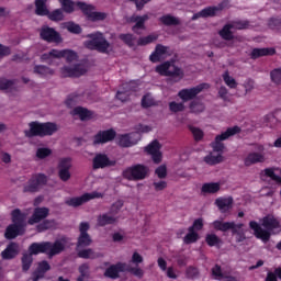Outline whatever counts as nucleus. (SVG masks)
I'll list each match as a JSON object with an SVG mask.
<instances>
[{
  "mask_svg": "<svg viewBox=\"0 0 281 281\" xmlns=\"http://www.w3.org/2000/svg\"><path fill=\"white\" fill-rule=\"evenodd\" d=\"M60 74L63 78H80V76H85L87 74V68L81 64L64 66L60 68Z\"/></svg>",
  "mask_w": 281,
  "mask_h": 281,
  "instance_id": "18",
  "label": "nucleus"
},
{
  "mask_svg": "<svg viewBox=\"0 0 281 281\" xmlns=\"http://www.w3.org/2000/svg\"><path fill=\"white\" fill-rule=\"evenodd\" d=\"M204 161L210 166H215L223 161V156H221V154L217 156H205Z\"/></svg>",
  "mask_w": 281,
  "mask_h": 281,
  "instance_id": "55",
  "label": "nucleus"
},
{
  "mask_svg": "<svg viewBox=\"0 0 281 281\" xmlns=\"http://www.w3.org/2000/svg\"><path fill=\"white\" fill-rule=\"evenodd\" d=\"M155 173L159 179H165L167 177V169L165 165H160V167H157V169L155 170Z\"/></svg>",
  "mask_w": 281,
  "mask_h": 281,
  "instance_id": "64",
  "label": "nucleus"
},
{
  "mask_svg": "<svg viewBox=\"0 0 281 281\" xmlns=\"http://www.w3.org/2000/svg\"><path fill=\"white\" fill-rule=\"evenodd\" d=\"M123 89L116 92V99L121 102H126L131 98V83H124Z\"/></svg>",
  "mask_w": 281,
  "mask_h": 281,
  "instance_id": "41",
  "label": "nucleus"
},
{
  "mask_svg": "<svg viewBox=\"0 0 281 281\" xmlns=\"http://www.w3.org/2000/svg\"><path fill=\"white\" fill-rule=\"evenodd\" d=\"M145 151L151 156L154 164H160L161 153H160V143L157 139H154L151 143L146 146Z\"/></svg>",
  "mask_w": 281,
  "mask_h": 281,
  "instance_id": "21",
  "label": "nucleus"
},
{
  "mask_svg": "<svg viewBox=\"0 0 281 281\" xmlns=\"http://www.w3.org/2000/svg\"><path fill=\"white\" fill-rule=\"evenodd\" d=\"M232 30H234V27L232 26L231 23H227L223 26V29L218 31V35L222 37V40L231 42L234 40V34Z\"/></svg>",
  "mask_w": 281,
  "mask_h": 281,
  "instance_id": "37",
  "label": "nucleus"
},
{
  "mask_svg": "<svg viewBox=\"0 0 281 281\" xmlns=\"http://www.w3.org/2000/svg\"><path fill=\"white\" fill-rule=\"evenodd\" d=\"M126 272L132 273L133 276H135L138 279L144 278V270H142L137 266L135 268H133V267L127 265Z\"/></svg>",
  "mask_w": 281,
  "mask_h": 281,
  "instance_id": "58",
  "label": "nucleus"
},
{
  "mask_svg": "<svg viewBox=\"0 0 281 281\" xmlns=\"http://www.w3.org/2000/svg\"><path fill=\"white\" fill-rule=\"evenodd\" d=\"M209 85L203 82L192 88H183L178 92V97L183 101L188 102L194 100V98L200 94Z\"/></svg>",
  "mask_w": 281,
  "mask_h": 281,
  "instance_id": "13",
  "label": "nucleus"
},
{
  "mask_svg": "<svg viewBox=\"0 0 281 281\" xmlns=\"http://www.w3.org/2000/svg\"><path fill=\"white\" fill-rule=\"evenodd\" d=\"M58 176L61 181H69L71 179V158H63L58 165Z\"/></svg>",
  "mask_w": 281,
  "mask_h": 281,
  "instance_id": "20",
  "label": "nucleus"
},
{
  "mask_svg": "<svg viewBox=\"0 0 281 281\" xmlns=\"http://www.w3.org/2000/svg\"><path fill=\"white\" fill-rule=\"evenodd\" d=\"M117 144L121 147L128 148L133 146V142H131L130 134H123L117 138Z\"/></svg>",
  "mask_w": 281,
  "mask_h": 281,
  "instance_id": "48",
  "label": "nucleus"
},
{
  "mask_svg": "<svg viewBox=\"0 0 281 281\" xmlns=\"http://www.w3.org/2000/svg\"><path fill=\"white\" fill-rule=\"evenodd\" d=\"M90 267L89 263H82L81 266H79V273L80 276L77 278V281H85V279L89 278L90 276Z\"/></svg>",
  "mask_w": 281,
  "mask_h": 281,
  "instance_id": "47",
  "label": "nucleus"
},
{
  "mask_svg": "<svg viewBox=\"0 0 281 281\" xmlns=\"http://www.w3.org/2000/svg\"><path fill=\"white\" fill-rule=\"evenodd\" d=\"M32 254H24L22 256V270L23 271H30V268L32 267V262H34V258L32 257Z\"/></svg>",
  "mask_w": 281,
  "mask_h": 281,
  "instance_id": "45",
  "label": "nucleus"
},
{
  "mask_svg": "<svg viewBox=\"0 0 281 281\" xmlns=\"http://www.w3.org/2000/svg\"><path fill=\"white\" fill-rule=\"evenodd\" d=\"M59 3L61 4L66 14H71L77 7L79 10H81L82 14H85L88 21L95 23V21H104L106 19V13L93 11L95 10L93 4H88L81 1L74 2V0H59Z\"/></svg>",
  "mask_w": 281,
  "mask_h": 281,
  "instance_id": "1",
  "label": "nucleus"
},
{
  "mask_svg": "<svg viewBox=\"0 0 281 281\" xmlns=\"http://www.w3.org/2000/svg\"><path fill=\"white\" fill-rule=\"evenodd\" d=\"M35 14L37 16H47L49 9H47V0H35Z\"/></svg>",
  "mask_w": 281,
  "mask_h": 281,
  "instance_id": "35",
  "label": "nucleus"
},
{
  "mask_svg": "<svg viewBox=\"0 0 281 281\" xmlns=\"http://www.w3.org/2000/svg\"><path fill=\"white\" fill-rule=\"evenodd\" d=\"M127 265L124 262H119L116 265H112L106 269V277L116 280L120 278V273L126 272Z\"/></svg>",
  "mask_w": 281,
  "mask_h": 281,
  "instance_id": "24",
  "label": "nucleus"
},
{
  "mask_svg": "<svg viewBox=\"0 0 281 281\" xmlns=\"http://www.w3.org/2000/svg\"><path fill=\"white\" fill-rule=\"evenodd\" d=\"M52 155V149L41 147L36 150V158L37 159H46V157H49Z\"/></svg>",
  "mask_w": 281,
  "mask_h": 281,
  "instance_id": "60",
  "label": "nucleus"
},
{
  "mask_svg": "<svg viewBox=\"0 0 281 281\" xmlns=\"http://www.w3.org/2000/svg\"><path fill=\"white\" fill-rule=\"evenodd\" d=\"M168 47L162 44H157L155 50L149 55V60L153 64L159 63L160 57L166 55Z\"/></svg>",
  "mask_w": 281,
  "mask_h": 281,
  "instance_id": "31",
  "label": "nucleus"
},
{
  "mask_svg": "<svg viewBox=\"0 0 281 281\" xmlns=\"http://www.w3.org/2000/svg\"><path fill=\"white\" fill-rule=\"evenodd\" d=\"M256 149L258 151H251L246 156L244 164L246 167H250L256 164H263L266 161V156L263 153L265 146L262 144H257Z\"/></svg>",
  "mask_w": 281,
  "mask_h": 281,
  "instance_id": "17",
  "label": "nucleus"
},
{
  "mask_svg": "<svg viewBox=\"0 0 281 281\" xmlns=\"http://www.w3.org/2000/svg\"><path fill=\"white\" fill-rule=\"evenodd\" d=\"M77 256L83 260H95V258H100V254L93 251L91 248L77 249Z\"/></svg>",
  "mask_w": 281,
  "mask_h": 281,
  "instance_id": "34",
  "label": "nucleus"
},
{
  "mask_svg": "<svg viewBox=\"0 0 281 281\" xmlns=\"http://www.w3.org/2000/svg\"><path fill=\"white\" fill-rule=\"evenodd\" d=\"M89 223L88 222H81L79 225V237L77 239V250L78 249H85V247H90V245L93 243V239H91V235H89Z\"/></svg>",
  "mask_w": 281,
  "mask_h": 281,
  "instance_id": "12",
  "label": "nucleus"
},
{
  "mask_svg": "<svg viewBox=\"0 0 281 281\" xmlns=\"http://www.w3.org/2000/svg\"><path fill=\"white\" fill-rule=\"evenodd\" d=\"M43 186H47V176L45 173H34L23 186V192L35 194L40 192Z\"/></svg>",
  "mask_w": 281,
  "mask_h": 281,
  "instance_id": "9",
  "label": "nucleus"
},
{
  "mask_svg": "<svg viewBox=\"0 0 281 281\" xmlns=\"http://www.w3.org/2000/svg\"><path fill=\"white\" fill-rule=\"evenodd\" d=\"M124 207V200H117L114 202L106 215V225H113L117 222V218H120V211Z\"/></svg>",
  "mask_w": 281,
  "mask_h": 281,
  "instance_id": "19",
  "label": "nucleus"
},
{
  "mask_svg": "<svg viewBox=\"0 0 281 281\" xmlns=\"http://www.w3.org/2000/svg\"><path fill=\"white\" fill-rule=\"evenodd\" d=\"M120 40L128 47L135 46V35L131 33H122L119 35Z\"/></svg>",
  "mask_w": 281,
  "mask_h": 281,
  "instance_id": "44",
  "label": "nucleus"
},
{
  "mask_svg": "<svg viewBox=\"0 0 281 281\" xmlns=\"http://www.w3.org/2000/svg\"><path fill=\"white\" fill-rule=\"evenodd\" d=\"M221 190L220 182H204L201 188V194H215Z\"/></svg>",
  "mask_w": 281,
  "mask_h": 281,
  "instance_id": "33",
  "label": "nucleus"
},
{
  "mask_svg": "<svg viewBox=\"0 0 281 281\" xmlns=\"http://www.w3.org/2000/svg\"><path fill=\"white\" fill-rule=\"evenodd\" d=\"M71 115H77L81 122H87V120H91V117H93V112L86 108L77 106L72 110Z\"/></svg>",
  "mask_w": 281,
  "mask_h": 281,
  "instance_id": "32",
  "label": "nucleus"
},
{
  "mask_svg": "<svg viewBox=\"0 0 281 281\" xmlns=\"http://www.w3.org/2000/svg\"><path fill=\"white\" fill-rule=\"evenodd\" d=\"M149 20L148 14H144V15H132L130 18V21L132 23H135V25H133L132 31L135 34H139V32L137 30H146V22Z\"/></svg>",
  "mask_w": 281,
  "mask_h": 281,
  "instance_id": "23",
  "label": "nucleus"
},
{
  "mask_svg": "<svg viewBox=\"0 0 281 281\" xmlns=\"http://www.w3.org/2000/svg\"><path fill=\"white\" fill-rule=\"evenodd\" d=\"M189 109L192 114H201L205 111V104L196 98L190 102Z\"/></svg>",
  "mask_w": 281,
  "mask_h": 281,
  "instance_id": "36",
  "label": "nucleus"
},
{
  "mask_svg": "<svg viewBox=\"0 0 281 281\" xmlns=\"http://www.w3.org/2000/svg\"><path fill=\"white\" fill-rule=\"evenodd\" d=\"M155 70L158 75L162 77L172 78L175 83L180 82L184 77V71L169 60L157 65Z\"/></svg>",
  "mask_w": 281,
  "mask_h": 281,
  "instance_id": "5",
  "label": "nucleus"
},
{
  "mask_svg": "<svg viewBox=\"0 0 281 281\" xmlns=\"http://www.w3.org/2000/svg\"><path fill=\"white\" fill-rule=\"evenodd\" d=\"M212 227L216 232L222 233L231 231L233 235L237 236V243H241L246 239L245 234L239 231L244 227V224H235V222H223V220H214Z\"/></svg>",
  "mask_w": 281,
  "mask_h": 281,
  "instance_id": "6",
  "label": "nucleus"
},
{
  "mask_svg": "<svg viewBox=\"0 0 281 281\" xmlns=\"http://www.w3.org/2000/svg\"><path fill=\"white\" fill-rule=\"evenodd\" d=\"M265 176L270 178L272 181H276L277 183L281 184V176H277L273 169H265Z\"/></svg>",
  "mask_w": 281,
  "mask_h": 281,
  "instance_id": "62",
  "label": "nucleus"
},
{
  "mask_svg": "<svg viewBox=\"0 0 281 281\" xmlns=\"http://www.w3.org/2000/svg\"><path fill=\"white\" fill-rule=\"evenodd\" d=\"M225 85L229 88V89H236L238 83L236 81V79L234 77H232L229 75V71L228 70H225L223 76H222Z\"/></svg>",
  "mask_w": 281,
  "mask_h": 281,
  "instance_id": "43",
  "label": "nucleus"
},
{
  "mask_svg": "<svg viewBox=\"0 0 281 281\" xmlns=\"http://www.w3.org/2000/svg\"><path fill=\"white\" fill-rule=\"evenodd\" d=\"M241 132V128L238 125L227 127L225 132L215 136V140L211 143L212 148L216 153H222L224 149V144L222 142L233 137Z\"/></svg>",
  "mask_w": 281,
  "mask_h": 281,
  "instance_id": "10",
  "label": "nucleus"
},
{
  "mask_svg": "<svg viewBox=\"0 0 281 281\" xmlns=\"http://www.w3.org/2000/svg\"><path fill=\"white\" fill-rule=\"evenodd\" d=\"M102 194L98 192L92 193H83L81 196L69 198L65 201V204L69 207H80V205H85V203H89L92 199H100Z\"/></svg>",
  "mask_w": 281,
  "mask_h": 281,
  "instance_id": "15",
  "label": "nucleus"
},
{
  "mask_svg": "<svg viewBox=\"0 0 281 281\" xmlns=\"http://www.w3.org/2000/svg\"><path fill=\"white\" fill-rule=\"evenodd\" d=\"M234 200L229 195L228 198H216L215 205L222 214H226L233 207Z\"/></svg>",
  "mask_w": 281,
  "mask_h": 281,
  "instance_id": "28",
  "label": "nucleus"
},
{
  "mask_svg": "<svg viewBox=\"0 0 281 281\" xmlns=\"http://www.w3.org/2000/svg\"><path fill=\"white\" fill-rule=\"evenodd\" d=\"M14 87V80L0 78V91H8V89H12Z\"/></svg>",
  "mask_w": 281,
  "mask_h": 281,
  "instance_id": "57",
  "label": "nucleus"
},
{
  "mask_svg": "<svg viewBox=\"0 0 281 281\" xmlns=\"http://www.w3.org/2000/svg\"><path fill=\"white\" fill-rule=\"evenodd\" d=\"M25 233V228L23 226H19L16 224H11L7 227L4 237L7 240H14L18 236H23Z\"/></svg>",
  "mask_w": 281,
  "mask_h": 281,
  "instance_id": "27",
  "label": "nucleus"
},
{
  "mask_svg": "<svg viewBox=\"0 0 281 281\" xmlns=\"http://www.w3.org/2000/svg\"><path fill=\"white\" fill-rule=\"evenodd\" d=\"M159 22L165 26L180 25V20L171 14H165V15L160 16Z\"/></svg>",
  "mask_w": 281,
  "mask_h": 281,
  "instance_id": "39",
  "label": "nucleus"
},
{
  "mask_svg": "<svg viewBox=\"0 0 281 281\" xmlns=\"http://www.w3.org/2000/svg\"><path fill=\"white\" fill-rule=\"evenodd\" d=\"M49 216L48 207H35L32 216L29 218V225H36V223H41V221H45Z\"/></svg>",
  "mask_w": 281,
  "mask_h": 281,
  "instance_id": "22",
  "label": "nucleus"
},
{
  "mask_svg": "<svg viewBox=\"0 0 281 281\" xmlns=\"http://www.w3.org/2000/svg\"><path fill=\"white\" fill-rule=\"evenodd\" d=\"M268 26L271 30L280 31L281 30V18H271L268 22Z\"/></svg>",
  "mask_w": 281,
  "mask_h": 281,
  "instance_id": "61",
  "label": "nucleus"
},
{
  "mask_svg": "<svg viewBox=\"0 0 281 281\" xmlns=\"http://www.w3.org/2000/svg\"><path fill=\"white\" fill-rule=\"evenodd\" d=\"M184 108L186 106H184L183 102H176V101L169 102V110L172 113L183 112Z\"/></svg>",
  "mask_w": 281,
  "mask_h": 281,
  "instance_id": "54",
  "label": "nucleus"
},
{
  "mask_svg": "<svg viewBox=\"0 0 281 281\" xmlns=\"http://www.w3.org/2000/svg\"><path fill=\"white\" fill-rule=\"evenodd\" d=\"M205 243L209 247H215L221 244V239L217 237V235H214V233H209L205 236Z\"/></svg>",
  "mask_w": 281,
  "mask_h": 281,
  "instance_id": "49",
  "label": "nucleus"
},
{
  "mask_svg": "<svg viewBox=\"0 0 281 281\" xmlns=\"http://www.w3.org/2000/svg\"><path fill=\"white\" fill-rule=\"evenodd\" d=\"M19 256V244L11 241L1 252L2 260H14Z\"/></svg>",
  "mask_w": 281,
  "mask_h": 281,
  "instance_id": "26",
  "label": "nucleus"
},
{
  "mask_svg": "<svg viewBox=\"0 0 281 281\" xmlns=\"http://www.w3.org/2000/svg\"><path fill=\"white\" fill-rule=\"evenodd\" d=\"M34 74H37L42 78H47L48 76H54V69L45 65H36L34 66Z\"/></svg>",
  "mask_w": 281,
  "mask_h": 281,
  "instance_id": "40",
  "label": "nucleus"
},
{
  "mask_svg": "<svg viewBox=\"0 0 281 281\" xmlns=\"http://www.w3.org/2000/svg\"><path fill=\"white\" fill-rule=\"evenodd\" d=\"M29 126L30 131L25 132L26 137H48L58 131V125L52 122L40 123L37 121H33Z\"/></svg>",
  "mask_w": 281,
  "mask_h": 281,
  "instance_id": "4",
  "label": "nucleus"
},
{
  "mask_svg": "<svg viewBox=\"0 0 281 281\" xmlns=\"http://www.w3.org/2000/svg\"><path fill=\"white\" fill-rule=\"evenodd\" d=\"M52 270V266L47 260L40 261L36 270L33 272V281H40L45 278L47 271Z\"/></svg>",
  "mask_w": 281,
  "mask_h": 281,
  "instance_id": "25",
  "label": "nucleus"
},
{
  "mask_svg": "<svg viewBox=\"0 0 281 281\" xmlns=\"http://www.w3.org/2000/svg\"><path fill=\"white\" fill-rule=\"evenodd\" d=\"M47 16H48L49 21H63V19H65L63 9H56L53 12L48 11Z\"/></svg>",
  "mask_w": 281,
  "mask_h": 281,
  "instance_id": "52",
  "label": "nucleus"
},
{
  "mask_svg": "<svg viewBox=\"0 0 281 281\" xmlns=\"http://www.w3.org/2000/svg\"><path fill=\"white\" fill-rule=\"evenodd\" d=\"M271 81L276 86H281V67L274 68L270 72Z\"/></svg>",
  "mask_w": 281,
  "mask_h": 281,
  "instance_id": "51",
  "label": "nucleus"
},
{
  "mask_svg": "<svg viewBox=\"0 0 281 281\" xmlns=\"http://www.w3.org/2000/svg\"><path fill=\"white\" fill-rule=\"evenodd\" d=\"M262 226L265 228H261L260 224L254 220L249 222V228L254 231L255 237L263 243H268L270 240L271 232L281 228V224L274 215H266L262 218Z\"/></svg>",
  "mask_w": 281,
  "mask_h": 281,
  "instance_id": "2",
  "label": "nucleus"
},
{
  "mask_svg": "<svg viewBox=\"0 0 281 281\" xmlns=\"http://www.w3.org/2000/svg\"><path fill=\"white\" fill-rule=\"evenodd\" d=\"M88 40L85 42V47L94 52H100L101 54H106V40L101 33L89 34Z\"/></svg>",
  "mask_w": 281,
  "mask_h": 281,
  "instance_id": "11",
  "label": "nucleus"
},
{
  "mask_svg": "<svg viewBox=\"0 0 281 281\" xmlns=\"http://www.w3.org/2000/svg\"><path fill=\"white\" fill-rule=\"evenodd\" d=\"M158 36L155 34H149L147 36H142L138 38L137 41V45L138 46H147L151 43H154L155 41H157Z\"/></svg>",
  "mask_w": 281,
  "mask_h": 281,
  "instance_id": "46",
  "label": "nucleus"
},
{
  "mask_svg": "<svg viewBox=\"0 0 281 281\" xmlns=\"http://www.w3.org/2000/svg\"><path fill=\"white\" fill-rule=\"evenodd\" d=\"M52 58H65L67 63H74V60L78 58V54L71 49L58 50L53 48L48 53L42 54L41 61L47 63V60H52Z\"/></svg>",
  "mask_w": 281,
  "mask_h": 281,
  "instance_id": "8",
  "label": "nucleus"
},
{
  "mask_svg": "<svg viewBox=\"0 0 281 281\" xmlns=\"http://www.w3.org/2000/svg\"><path fill=\"white\" fill-rule=\"evenodd\" d=\"M93 170H100V168H106V154H97L92 160Z\"/></svg>",
  "mask_w": 281,
  "mask_h": 281,
  "instance_id": "38",
  "label": "nucleus"
},
{
  "mask_svg": "<svg viewBox=\"0 0 281 281\" xmlns=\"http://www.w3.org/2000/svg\"><path fill=\"white\" fill-rule=\"evenodd\" d=\"M27 218V215L20 211V209H15L11 212V221L13 225H18L20 227L25 228V221Z\"/></svg>",
  "mask_w": 281,
  "mask_h": 281,
  "instance_id": "30",
  "label": "nucleus"
},
{
  "mask_svg": "<svg viewBox=\"0 0 281 281\" xmlns=\"http://www.w3.org/2000/svg\"><path fill=\"white\" fill-rule=\"evenodd\" d=\"M66 30H68L70 34H82V27H80V24H76L75 22H67Z\"/></svg>",
  "mask_w": 281,
  "mask_h": 281,
  "instance_id": "53",
  "label": "nucleus"
},
{
  "mask_svg": "<svg viewBox=\"0 0 281 281\" xmlns=\"http://www.w3.org/2000/svg\"><path fill=\"white\" fill-rule=\"evenodd\" d=\"M276 55V48L274 47H262V48H252L250 53V58L256 60L260 57H266V56H273Z\"/></svg>",
  "mask_w": 281,
  "mask_h": 281,
  "instance_id": "29",
  "label": "nucleus"
},
{
  "mask_svg": "<svg viewBox=\"0 0 281 281\" xmlns=\"http://www.w3.org/2000/svg\"><path fill=\"white\" fill-rule=\"evenodd\" d=\"M150 169L146 165H132L122 171L123 178L128 181H142L148 178Z\"/></svg>",
  "mask_w": 281,
  "mask_h": 281,
  "instance_id": "7",
  "label": "nucleus"
},
{
  "mask_svg": "<svg viewBox=\"0 0 281 281\" xmlns=\"http://www.w3.org/2000/svg\"><path fill=\"white\" fill-rule=\"evenodd\" d=\"M200 239L199 233L193 231V228H188L187 235L183 237V243L186 245L195 244Z\"/></svg>",
  "mask_w": 281,
  "mask_h": 281,
  "instance_id": "42",
  "label": "nucleus"
},
{
  "mask_svg": "<svg viewBox=\"0 0 281 281\" xmlns=\"http://www.w3.org/2000/svg\"><path fill=\"white\" fill-rule=\"evenodd\" d=\"M224 2L218 3L217 5H209L201 11L194 13L191 18V21H196L199 19H207L216 16V13L223 11Z\"/></svg>",
  "mask_w": 281,
  "mask_h": 281,
  "instance_id": "16",
  "label": "nucleus"
},
{
  "mask_svg": "<svg viewBox=\"0 0 281 281\" xmlns=\"http://www.w3.org/2000/svg\"><path fill=\"white\" fill-rule=\"evenodd\" d=\"M40 36L42 41H45L46 43H56V45H60V43H63V36L54 27L42 26Z\"/></svg>",
  "mask_w": 281,
  "mask_h": 281,
  "instance_id": "14",
  "label": "nucleus"
},
{
  "mask_svg": "<svg viewBox=\"0 0 281 281\" xmlns=\"http://www.w3.org/2000/svg\"><path fill=\"white\" fill-rule=\"evenodd\" d=\"M187 277L191 280L198 279L200 277L199 269L195 267H189L187 269Z\"/></svg>",
  "mask_w": 281,
  "mask_h": 281,
  "instance_id": "63",
  "label": "nucleus"
},
{
  "mask_svg": "<svg viewBox=\"0 0 281 281\" xmlns=\"http://www.w3.org/2000/svg\"><path fill=\"white\" fill-rule=\"evenodd\" d=\"M98 144H106V130L99 132L93 139V146H98Z\"/></svg>",
  "mask_w": 281,
  "mask_h": 281,
  "instance_id": "56",
  "label": "nucleus"
},
{
  "mask_svg": "<svg viewBox=\"0 0 281 281\" xmlns=\"http://www.w3.org/2000/svg\"><path fill=\"white\" fill-rule=\"evenodd\" d=\"M231 24L234 30L238 31L247 30L250 26V22L248 20L233 21Z\"/></svg>",
  "mask_w": 281,
  "mask_h": 281,
  "instance_id": "50",
  "label": "nucleus"
},
{
  "mask_svg": "<svg viewBox=\"0 0 281 281\" xmlns=\"http://www.w3.org/2000/svg\"><path fill=\"white\" fill-rule=\"evenodd\" d=\"M190 132L192 133L194 140L200 142L203 138V131L195 126H189Z\"/></svg>",
  "mask_w": 281,
  "mask_h": 281,
  "instance_id": "59",
  "label": "nucleus"
},
{
  "mask_svg": "<svg viewBox=\"0 0 281 281\" xmlns=\"http://www.w3.org/2000/svg\"><path fill=\"white\" fill-rule=\"evenodd\" d=\"M65 251V244L60 240L52 241H42V243H32L29 246V254L31 256H38L40 254H46L48 258H54V256H58V254H63Z\"/></svg>",
  "mask_w": 281,
  "mask_h": 281,
  "instance_id": "3",
  "label": "nucleus"
}]
</instances>
